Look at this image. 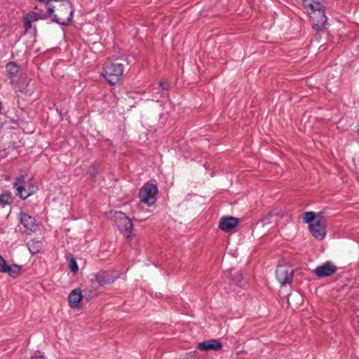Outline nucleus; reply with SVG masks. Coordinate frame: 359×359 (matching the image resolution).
<instances>
[{
    "instance_id": "20",
    "label": "nucleus",
    "mask_w": 359,
    "mask_h": 359,
    "mask_svg": "<svg viewBox=\"0 0 359 359\" xmlns=\"http://www.w3.org/2000/svg\"><path fill=\"white\" fill-rule=\"evenodd\" d=\"M68 261L69 269L72 273H76L79 271V266L75 258L72 255H69Z\"/></svg>"
},
{
    "instance_id": "21",
    "label": "nucleus",
    "mask_w": 359,
    "mask_h": 359,
    "mask_svg": "<svg viewBox=\"0 0 359 359\" xmlns=\"http://www.w3.org/2000/svg\"><path fill=\"white\" fill-rule=\"evenodd\" d=\"M39 14L35 12H29L27 14L26 17L32 20V21H37L39 19Z\"/></svg>"
},
{
    "instance_id": "14",
    "label": "nucleus",
    "mask_w": 359,
    "mask_h": 359,
    "mask_svg": "<svg viewBox=\"0 0 359 359\" xmlns=\"http://www.w3.org/2000/svg\"><path fill=\"white\" fill-rule=\"evenodd\" d=\"M198 348L201 351H218L222 348V344L217 339H210L203 341L198 344Z\"/></svg>"
},
{
    "instance_id": "8",
    "label": "nucleus",
    "mask_w": 359,
    "mask_h": 359,
    "mask_svg": "<svg viewBox=\"0 0 359 359\" xmlns=\"http://www.w3.org/2000/svg\"><path fill=\"white\" fill-rule=\"evenodd\" d=\"M278 281L281 285L290 284L294 276V270L288 264H279L276 271Z\"/></svg>"
},
{
    "instance_id": "19",
    "label": "nucleus",
    "mask_w": 359,
    "mask_h": 359,
    "mask_svg": "<svg viewBox=\"0 0 359 359\" xmlns=\"http://www.w3.org/2000/svg\"><path fill=\"white\" fill-rule=\"evenodd\" d=\"M318 219H316V215L313 212H306L304 214L303 221L305 223L311 224L315 222Z\"/></svg>"
},
{
    "instance_id": "5",
    "label": "nucleus",
    "mask_w": 359,
    "mask_h": 359,
    "mask_svg": "<svg viewBox=\"0 0 359 359\" xmlns=\"http://www.w3.org/2000/svg\"><path fill=\"white\" fill-rule=\"evenodd\" d=\"M112 219L117 229L122 232L126 238L132 236L133 225L130 219L122 212H114Z\"/></svg>"
},
{
    "instance_id": "18",
    "label": "nucleus",
    "mask_w": 359,
    "mask_h": 359,
    "mask_svg": "<svg viewBox=\"0 0 359 359\" xmlns=\"http://www.w3.org/2000/svg\"><path fill=\"white\" fill-rule=\"evenodd\" d=\"M13 201V197L10 193H4L0 195V205L5 207L6 205H10Z\"/></svg>"
},
{
    "instance_id": "6",
    "label": "nucleus",
    "mask_w": 359,
    "mask_h": 359,
    "mask_svg": "<svg viewBox=\"0 0 359 359\" xmlns=\"http://www.w3.org/2000/svg\"><path fill=\"white\" fill-rule=\"evenodd\" d=\"M157 192L158 189L156 185L151 183L144 184L139 192L140 201L149 206L152 205L156 202Z\"/></svg>"
},
{
    "instance_id": "12",
    "label": "nucleus",
    "mask_w": 359,
    "mask_h": 359,
    "mask_svg": "<svg viewBox=\"0 0 359 359\" xmlns=\"http://www.w3.org/2000/svg\"><path fill=\"white\" fill-rule=\"evenodd\" d=\"M337 271V267L331 262H326L315 269V274L319 278L332 275Z\"/></svg>"
},
{
    "instance_id": "2",
    "label": "nucleus",
    "mask_w": 359,
    "mask_h": 359,
    "mask_svg": "<svg viewBox=\"0 0 359 359\" xmlns=\"http://www.w3.org/2000/svg\"><path fill=\"white\" fill-rule=\"evenodd\" d=\"M302 3L309 13L312 27L317 32L323 30L327 20L325 6L320 0H302Z\"/></svg>"
},
{
    "instance_id": "3",
    "label": "nucleus",
    "mask_w": 359,
    "mask_h": 359,
    "mask_svg": "<svg viewBox=\"0 0 359 359\" xmlns=\"http://www.w3.org/2000/svg\"><path fill=\"white\" fill-rule=\"evenodd\" d=\"M123 71L124 65L122 62L118 60H107L103 65L102 75L109 83L114 85L123 77Z\"/></svg>"
},
{
    "instance_id": "10",
    "label": "nucleus",
    "mask_w": 359,
    "mask_h": 359,
    "mask_svg": "<svg viewBox=\"0 0 359 359\" xmlns=\"http://www.w3.org/2000/svg\"><path fill=\"white\" fill-rule=\"evenodd\" d=\"M118 276H114L107 271H100L95 274V281L100 287H105L108 285L112 284Z\"/></svg>"
},
{
    "instance_id": "26",
    "label": "nucleus",
    "mask_w": 359,
    "mask_h": 359,
    "mask_svg": "<svg viewBox=\"0 0 359 359\" xmlns=\"http://www.w3.org/2000/svg\"><path fill=\"white\" fill-rule=\"evenodd\" d=\"M141 208V205H139L137 208Z\"/></svg>"
},
{
    "instance_id": "16",
    "label": "nucleus",
    "mask_w": 359,
    "mask_h": 359,
    "mask_svg": "<svg viewBox=\"0 0 359 359\" xmlns=\"http://www.w3.org/2000/svg\"><path fill=\"white\" fill-rule=\"evenodd\" d=\"M27 247L32 254H36L41 250L42 243L38 239H32L27 243Z\"/></svg>"
},
{
    "instance_id": "7",
    "label": "nucleus",
    "mask_w": 359,
    "mask_h": 359,
    "mask_svg": "<svg viewBox=\"0 0 359 359\" xmlns=\"http://www.w3.org/2000/svg\"><path fill=\"white\" fill-rule=\"evenodd\" d=\"M13 187L16 190V195L21 199H26L33 194L36 191V187L31 184L28 187H25V176L20 175L15 180Z\"/></svg>"
},
{
    "instance_id": "25",
    "label": "nucleus",
    "mask_w": 359,
    "mask_h": 359,
    "mask_svg": "<svg viewBox=\"0 0 359 359\" xmlns=\"http://www.w3.org/2000/svg\"><path fill=\"white\" fill-rule=\"evenodd\" d=\"M30 359H46V358L43 355H39V356L32 357Z\"/></svg>"
},
{
    "instance_id": "9",
    "label": "nucleus",
    "mask_w": 359,
    "mask_h": 359,
    "mask_svg": "<svg viewBox=\"0 0 359 359\" xmlns=\"http://www.w3.org/2000/svg\"><path fill=\"white\" fill-rule=\"evenodd\" d=\"M238 224V219L233 217L226 216L220 219L219 227L224 232H230L234 229Z\"/></svg>"
},
{
    "instance_id": "24",
    "label": "nucleus",
    "mask_w": 359,
    "mask_h": 359,
    "mask_svg": "<svg viewBox=\"0 0 359 359\" xmlns=\"http://www.w3.org/2000/svg\"><path fill=\"white\" fill-rule=\"evenodd\" d=\"M158 86L163 90H168L170 87V84L166 81H161Z\"/></svg>"
},
{
    "instance_id": "4",
    "label": "nucleus",
    "mask_w": 359,
    "mask_h": 359,
    "mask_svg": "<svg viewBox=\"0 0 359 359\" xmlns=\"http://www.w3.org/2000/svg\"><path fill=\"white\" fill-rule=\"evenodd\" d=\"M6 70L15 92H20L29 95H32L33 90L29 87V81L27 83L25 89H22L19 85L20 67L18 65L13 62H10L6 65Z\"/></svg>"
},
{
    "instance_id": "13",
    "label": "nucleus",
    "mask_w": 359,
    "mask_h": 359,
    "mask_svg": "<svg viewBox=\"0 0 359 359\" xmlns=\"http://www.w3.org/2000/svg\"><path fill=\"white\" fill-rule=\"evenodd\" d=\"M309 230L313 236L318 239H323L325 236V228L320 220L315 221L309 224Z\"/></svg>"
},
{
    "instance_id": "17",
    "label": "nucleus",
    "mask_w": 359,
    "mask_h": 359,
    "mask_svg": "<svg viewBox=\"0 0 359 359\" xmlns=\"http://www.w3.org/2000/svg\"><path fill=\"white\" fill-rule=\"evenodd\" d=\"M21 269V266L18 264L8 265V266L4 269V273H8L11 277L16 278L20 275Z\"/></svg>"
},
{
    "instance_id": "23",
    "label": "nucleus",
    "mask_w": 359,
    "mask_h": 359,
    "mask_svg": "<svg viewBox=\"0 0 359 359\" xmlns=\"http://www.w3.org/2000/svg\"><path fill=\"white\" fill-rule=\"evenodd\" d=\"M32 22V20H30L29 18H28L27 17L25 16V20H24V27L26 31H27L29 29L31 28Z\"/></svg>"
},
{
    "instance_id": "15",
    "label": "nucleus",
    "mask_w": 359,
    "mask_h": 359,
    "mask_svg": "<svg viewBox=\"0 0 359 359\" xmlns=\"http://www.w3.org/2000/svg\"><path fill=\"white\" fill-rule=\"evenodd\" d=\"M82 298L83 295L81 289L76 288L73 290L68 297L69 306L71 308H77Z\"/></svg>"
},
{
    "instance_id": "1",
    "label": "nucleus",
    "mask_w": 359,
    "mask_h": 359,
    "mask_svg": "<svg viewBox=\"0 0 359 359\" xmlns=\"http://www.w3.org/2000/svg\"><path fill=\"white\" fill-rule=\"evenodd\" d=\"M46 7L55 22L61 25H67L72 21L74 11L69 1L49 0Z\"/></svg>"
},
{
    "instance_id": "11",
    "label": "nucleus",
    "mask_w": 359,
    "mask_h": 359,
    "mask_svg": "<svg viewBox=\"0 0 359 359\" xmlns=\"http://www.w3.org/2000/svg\"><path fill=\"white\" fill-rule=\"evenodd\" d=\"M19 219L20 223L26 229L30 231H35L37 229L38 224L35 218L32 216L22 212L19 214Z\"/></svg>"
},
{
    "instance_id": "22",
    "label": "nucleus",
    "mask_w": 359,
    "mask_h": 359,
    "mask_svg": "<svg viewBox=\"0 0 359 359\" xmlns=\"http://www.w3.org/2000/svg\"><path fill=\"white\" fill-rule=\"evenodd\" d=\"M8 266V264L6 263V261L4 259V258L0 255V272L4 273V269H6Z\"/></svg>"
}]
</instances>
